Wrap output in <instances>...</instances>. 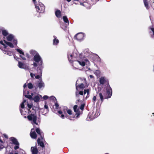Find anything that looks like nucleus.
Wrapping results in <instances>:
<instances>
[{"instance_id": "obj_1", "label": "nucleus", "mask_w": 154, "mask_h": 154, "mask_svg": "<svg viewBox=\"0 0 154 154\" xmlns=\"http://www.w3.org/2000/svg\"><path fill=\"white\" fill-rule=\"evenodd\" d=\"M80 80H78L77 81L76 83V88L77 91L75 92L76 97L78 99L76 101V103H77L78 102L80 101V99L83 98L84 96L86 94V96L85 98L86 99L89 95V90L88 89H84L85 88V87L83 83L78 84Z\"/></svg>"}, {"instance_id": "obj_2", "label": "nucleus", "mask_w": 154, "mask_h": 154, "mask_svg": "<svg viewBox=\"0 0 154 154\" xmlns=\"http://www.w3.org/2000/svg\"><path fill=\"white\" fill-rule=\"evenodd\" d=\"M74 58L76 59L75 61L74 64L78 66L79 65L83 67L85 65L89 66L90 63L89 60L85 58H82L80 54L76 52H74L72 53Z\"/></svg>"}, {"instance_id": "obj_3", "label": "nucleus", "mask_w": 154, "mask_h": 154, "mask_svg": "<svg viewBox=\"0 0 154 154\" xmlns=\"http://www.w3.org/2000/svg\"><path fill=\"white\" fill-rule=\"evenodd\" d=\"M106 90V97L104 98H103V95L101 93H100L99 94V96L100 99L101 103L103 102L104 99L110 98L112 95V89L109 85L107 86Z\"/></svg>"}, {"instance_id": "obj_4", "label": "nucleus", "mask_w": 154, "mask_h": 154, "mask_svg": "<svg viewBox=\"0 0 154 154\" xmlns=\"http://www.w3.org/2000/svg\"><path fill=\"white\" fill-rule=\"evenodd\" d=\"M35 8L37 11L39 13H43L44 11L45 7L44 5L38 1L35 3Z\"/></svg>"}, {"instance_id": "obj_5", "label": "nucleus", "mask_w": 154, "mask_h": 154, "mask_svg": "<svg viewBox=\"0 0 154 154\" xmlns=\"http://www.w3.org/2000/svg\"><path fill=\"white\" fill-rule=\"evenodd\" d=\"M27 118L33 124L38 125L36 123L37 116L35 114H31L27 116Z\"/></svg>"}, {"instance_id": "obj_6", "label": "nucleus", "mask_w": 154, "mask_h": 154, "mask_svg": "<svg viewBox=\"0 0 154 154\" xmlns=\"http://www.w3.org/2000/svg\"><path fill=\"white\" fill-rule=\"evenodd\" d=\"M0 43L4 46L5 49H6L8 46H9L11 48H13L14 47V45L12 43L8 42L4 40L3 41H1Z\"/></svg>"}, {"instance_id": "obj_7", "label": "nucleus", "mask_w": 154, "mask_h": 154, "mask_svg": "<svg viewBox=\"0 0 154 154\" xmlns=\"http://www.w3.org/2000/svg\"><path fill=\"white\" fill-rule=\"evenodd\" d=\"M7 39L9 41H11L14 45H17V40L12 35L10 34L6 37Z\"/></svg>"}, {"instance_id": "obj_8", "label": "nucleus", "mask_w": 154, "mask_h": 154, "mask_svg": "<svg viewBox=\"0 0 154 154\" xmlns=\"http://www.w3.org/2000/svg\"><path fill=\"white\" fill-rule=\"evenodd\" d=\"M34 60L36 62H40L39 63V65H41L42 64V60L38 54H36L34 55Z\"/></svg>"}, {"instance_id": "obj_9", "label": "nucleus", "mask_w": 154, "mask_h": 154, "mask_svg": "<svg viewBox=\"0 0 154 154\" xmlns=\"http://www.w3.org/2000/svg\"><path fill=\"white\" fill-rule=\"evenodd\" d=\"M99 82L100 84L103 85L106 83H108V81L105 77H102L100 79Z\"/></svg>"}, {"instance_id": "obj_10", "label": "nucleus", "mask_w": 154, "mask_h": 154, "mask_svg": "<svg viewBox=\"0 0 154 154\" xmlns=\"http://www.w3.org/2000/svg\"><path fill=\"white\" fill-rule=\"evenodd\" d=\"M38 87L40 89L44 88L45 87V84L44 82L41 79L38 82Z\"/></svg>"}, {"instance_id": "obj_11", "label": "nucleus", "mask_w": 154, "mask_h": 154, "mask_svg": "<svg viewBox=\"0 0 154 154\" xmlns=\"http://www.w3.org/2000/svg\"><path fill=\"white\" fill-rule=\"evenodd\" d=\"M84 37V35L82 33H78L75 35V37L76 39L79 41L83 39Z\"/></svg>"}, {"instance_id": "obj_12", "label": "nucleus", "mask_w": 154, "mask_h": 154, "mask_svg": "<svg viewBox=\"0 0 154 154\" xmlns=\"http://www.w3.org/2000/svg\"><path fill=\"white\" fill-rule=\"evenodd\" d=\"M53 37L54 39L53 40V45H57L59 43V40L54 35Z\"/></svg>"}, {"instance_id": "obj_13", "label": "nucleus", "mask_w": 154, "mask_h": 154, "mask_svg": "<svg viewBox=\"0 0 154 154\" xmlns=\"http://www.w3.org/2000/svg\"><path fill=\"white\" fill-rule=\"evenodd\" d=\"M31 151L32 154H37L38 152V150L35 146L32 147L31 148Z\"/></svg>"}, {"instance_id": "obj_14", "label": "nucleus", "mask_w": 154, "mask_h": 154, "mask_svg": "<svg viewBox=\"0 0 154 154\" xmlns=\"http://www.w3.org/2000/svg\"><path fill=\"white\" fill-rule=\"evenodd\" d=\"M43 140V138L42 139L41 138L40 139L39 138H38L37 139V143L38 145H40V146L42 147H44V144L42 142V141Z\"/></svg>"}, {"instance_id": "obj_15", "label": "nucleus", "mask_w": 154, "mask_h": 154, "mask_svg": "<svg viewBox=\"0 0 154 154\" xmlns=\"http://www.w3.org/2000/svg\"><path fill=\"white\" fill-rule=\"evenodd\" d=\"M42 95H38L35 96L33 98V100L35 102H37L39 101L40 98H42Z\"/></svg>"}, {"instance_id": "obj_16", "label": "nucleus", "mask_w": 154, "mask_h": 154, "mask_svg": "<svg viewBox=\"0 0 154 154\" xmlns=\"http://www.w3.org/2000/svg\"><path fill=\"white\" fill-rule=\"evenodd\" d=\"M68 59L69 62H71L74 60H74L73 56L72 53H69L68 54Z\"/></svg>"}, {"instance_id": "obj_17", "label": "nucleus", "mask_w": 154, "mask_h": 154, "mask_svg": "<svg viewBox=\"0 0 154 154\" xmlns=\"http://www.w3.org/2000/svg\"><path fill=\"white\" fill-rule=\"evenodd\" d=\"M30 136L32 138L35 139L36 137V134L35 132L34 129H31V132L30 133Z\"/></svg>"}, {"instance_id": "obj_18", "label": "nucleus", "mask_w": 154, "mask_h": 154, "mask_svg": "<svg viewBox=\"0 0 154 154\" xmlns=\"http://www.w3.org/2000/svg\"><path fill=\"white\" fill-rule=\"evenodd\" d=\"M63 111L65 112L66 111L69 115L72 114V111L70 109H68L66 106L64 107Z\"/></svg>"}, {"instance_id": "obj_19", "label": "nucleus", "mask_w": 154, "mask_h": 154, "mask_svg": "<svg viewBox=\"0 0 154 154\" xmlns=\"http://www.w3.org/2000/svg\"><path fill=\"white\" fill-rule=\"evenodd\" d=\"M10 140L12 143L14 144H18V143H19L17 140L14 137H11L10 138Z\"/></svg>"}, {"instance_id": "obj_20", "label": "nucleus", "mask_w": 154, "mask_h": 154, "mask_svg": "<svg viewBox=\"0 0 154 154\" xmlns=\"http://www.w3.org/2000/svg\"><path fill=\"white\" fill-rule=\"evenodd\" d=\"M56 16L58 17H61V12L60 10H57L55 13Z\"/></svg>"}, {"instance_id": "obj_21", "label": "nucleus", "mask_w": 154, "mask_h": 154, "mask_svg": "<svg viewBox=\"0 0 154 154\" xmlns=\"http://www.w3.org/2000/svg\"><path fill=\"white\" fill-rule=\"evenodd\" d=\"M36 131L40 136L41 138L43 139L42 133L41 132L40 129L39 128H37L36 129Z\"/></svg>"}, {"instance_id": "obj_22", "label": "nucleus", "mask_w": 154, "mask_h": 154, "mask_svg": "<svg viewBox=\"0 0 154 154\" xmlns=\"http://www.w3.org/2000/svg\"><path fill=\"white\" fill-rule=\"evenodd\" d=\"M18 67L20 68H24V64L21 62L20 61L18 62Z\"/></svg>"}, {"instance_id": "obj_23", "label": "nucleus", "mask_w": 154, "mask_h": 154, "mask_svg": "<svg viewBox=\"0 0 154 154\" xmlns=\"http://www.w3.org/2000/svg\"><path fill=\"white\" fill-rule=\"evenodd\" d=\"M143 2L145 7L147 9H148L149 8V5L147 1L146 0H143Z\"/></svg>"}, {"instance_id": "obj_24", "label": "nucleus", "mask_w": 154, "mask_h": 154, "mask_svg": "<svg viewBox=\"0 0 154 154\" xmlns=\"http://www.w3.org/2000/svg\"><path fill=\"white\" fill-rule=\"evenodd\" d=\"M63 18L64 22L66 23H67L68 24H69V22L67 17L66 16L63 17Z\"/></svg>"}, {"instance_id": "obj_25", "label": "nucleus", "mask_w": 154, "mask_h": 154, "mask_svg": "<svg viewBox=\"0 0 154 154\" xmlns=\"http://www.w3.org/2000/svg\"><path fill=\"white\" fill-rule=\"evenodd\" d=\"M4 54H7L9 56H11L12 54V53L10 51H6L5 50H3Z\"/></svg>"}, {"instance_id": "obj_26", "label": "nucleus", "mask_w": 154, "mask_h": 154, "mask_svg": "<svg viewBox=\"0 0 154 154\" xmlns=\"http://www.w3.org/2000/svg\"><path fill=\"white\" fill-rule=\"evenodd\" d=\"M0 150H2V149L4 148V146H3L2 144L3 143V141L1 139H0Z\"/></svg>"}, {"instance_id": "obj_27", "label": "nucleus", "mask_w": 154, "mask_h": 154, "mask_svg": "<svg viewBox=\"0 0 154 154\" xmlns=\"http://www.w3.org/2000/svg\"><path fill=\"white\" fill-rule=\"evenodd\" d=\"M42 76V72L41 70L40 72L39 73V75H38L36 76H35V78L36 79H39Z\"/></svg>"}, {"instance_id": "obj_28", "label": "nucleus", "mask_w": 154, "mask_h": 154, "mask_svg": "<svg viewBox=\"0 0 154 154\" xmlns=\"http://www.w3.org/2000/svg\"><path fill=\"white\" fill-rule=\"evenodd\" d=\"M16 50L20 54H22L23 55H24V52L20 49H16Z\"/></svg>"}, {"instance_id": "obj_29", "label": "nucleus", "mask_w": 154, "mask_h": 154, "mask_svg": "<svg viewBox=\"0 0 154 154\" xmlns=\"http://www.w3.org/2000/svg\"><path fill=\"white\" fill-rule=\"evenodd\" d=\"M27 86L28 88L29 89H32L33 88L34 86L31 83H29L28 84Z\"/></svg>"}, {"instance_id": "obj_30", "label": "nucleus", "mask_w": 154, "mask_h": 154, "mask_svg": "<svg viewBox=\"0 0 154 154\" xmlns=\"http://www.w3.org/2000/svg\"><path fill=\"white\" fill-rule=\"evenodd\" d=\"M30 54L32 55H35L36 54H38L36 51L34 50H31L30 51Z\"/></svg>"}, {"instance_id": "obj_31", "label": "nucleus", "mask_w": 154, "mask_h": 154, "mask_svg": "<svg viewBox=\"0 0 154 154\" xmlns=\"http://www.w3.org/2000/svg\"><path fill=\"white\" fill-rule=\"evenodd\" d=\"M2 33L3 35L5 36L7 35L8 34V32L6 30H3L2 31Z\"/></svg>"}, {"instance_id": "obj_32", "label": "nucleus", "mask_w": 154, "mask_h": 154, "mask_svg": "<svg viewBox=\"0 0 154 154\" xmlns=\"http://www.w3.org/2000/svg\"><path fill=\"white\" fill-rule=\"evenodd\" d=\"M50 99L53 100L55 102L57 101L56 99L54 96H51L50 97Z\"/></svg>"}, {"instance_id": "obj_33", "label": "nucleus", "mask_w": 154, "mask_h": 154, "mask_svg": "<svg viewBox=\"0 0 154 154\" xmlns=\"http://www.w3.org/2000/svg\"><path fill=\"white\" fill-rule=\"evenodd\" d=\"M26 102V100H24L23 101V102L21 104L20 106L21 108H24V103H25Z\"/></svg>"}, {"instance_id": "obj_34", "label": "nucleus", "mask_w": 154, "mask_h": 154, "mask_svg": "<svg viewBox=\"0 0 154 154\" xmlns=\"http://www.w3.org/2000/svg\"><path fill=\"white\" fill-rule=\"evenodd\" d=\"M100 115V114L99 113V112H98L97 113V115H94V116H93L92 115V118H91V119H92L95 118L97 117V116L98 115Z\"/></svg>"}, {"instance_id": "obj_35", "label": "nucleus", "mask_w": 154, "mask_h": 154, "mask_svg": "<svg viewBox=\"0 0 154 154\" xmlns=\"http://www.w3.org/2000/svg\"><path fill=\"white\" fill-rule=\"evenodd\" d=\"M25 97L29 99H31L32 98V96L30 95H26Z\"/></svg>"}, {"instance_id": "obj_36", "label": "nucleus", "mask_w": 154, "mask_h": 154, "mask_svg": "<svg viewBox=\"0 0 154 154\" xmlns=\"http://www.w3.org/2000/svg\"><path fill=\"white\" fill-rule=\"evenodd\" d=\"M78 107V106L76 105H75L73 107V109L74 111L76 112H77V109Z\"/></svg>"}, {"instance_id": "obj_37", "label": "nucleus", "mask_w": 154, "mask_h": 154, "mask_svg": "<svg viewBox=\"0 0 154 154\" xmlns=\"http://www.w3.org/2000/svg\"><path fill=\"white\" fill-rule=\"evenodd\" d=\"M16 145L14 147V149H18L19 148V143H18V144H15Z\"/></svg>"}, {"instance_id": "obj_38", "label": "nucleus", "mask_w": 154, "mask_h": 154, "mask_svg": "<svg viewBox=\"0 0 154 154\" xmlns=\"http://www.w3.org/2000/svg\"><path fill=\"white\" fill-rule=\"evenodd\" d=\"M24 55L21 54L20 55V57L23 60H26V58L24 57Z\"/></svg>"}, {"instance_id": "obj_39", "label": "nucleus", "mask_w": 154, "mask_h": 154, "mask_svg": "<svg viewBox=\"0 0 154 154\" xmlns=\"http://www.w3.org/2000/svg\"><path fill=\"white\" fill-rule=\"evenodd\" d=\"M150 29L153 33L152 37H154V28H151Z\"/></svg>"}, {"instance_id": "obj_40", "label": "nucleus", "mask_w": 154, "mask_h": 154, "mask_svg": "<svg viewBox=\"0 0 154 154\" xmlns=\"http://www.w3.org/2000/svg\"><path fill=\"white\" fill-rule=\"evenodd\" d=\"M57 102V101H56L55 102V106H56V108L57 109L59 107V105H58V104Z\"/></svg>"}, {"instance_id": "obj_41", "label": "nucleus", "mask_w": 154, "mask_h": 154, "mask_svg": "<svg viewBox=\"0 0 154 154\" xmlns=\"http://www.w3.org/2000/svg\"><path fill=\"white\" fill-rule=\"evenodd\" d=\"M27 106H28V108L29 109L28 110V111H30V109H31L32 107V105L31 104H27Z\"/></svg>"}, {"instance_id": "obj_42", "label": "nucleus", "mask_w": 154, "mask_h": 154, "mask_svg": "<svg viewBox=\"0 0 154 154\" xmlns=\"http://www.w3.org/2000/svg\"><path fill=\"white\" fill-rule=\"evenodd\" d=\"M96 100V97L95 96H94L93 97V102L94 104L95 103V101Z\"/></svg>"}, {"instance_id": "obj_43", "label": "nucleus", "mask_w": 154, "mask_h": 154, "mask_svg": "<svg viewBox=\"0 0 154 154\" xmlns=\"http://www.w3.org/2000/svg\"><path fill=\"white\" fill-rule=\"evenodd\" d=\"M48 96L47 95H45L43 97V98L45 100H47V99H48Z\"/></svg>"}, {"instance_id": "obj_44", "label": "nucleus", "mask_w": 154, "mask_h": 154, "mask_svg": "<svg viewBox=\"0 0 154 154\" xmlns=\"http://www.w3.org/2000/svg\"><path fill=\"white\" fill-rule=\"evenodd\" d=\"M84 105L83 104H82L81 105L80 107V108L81 110H82L83 109H84Z\"/></svg>"}, {"instance_id": "obj_45", "label": "nucleus", "mask_w": 154, "mask_h": 154, "mask_svg": "<svg viewBox=\"0 0 154 154\" xmlns=\"http://www.w3.org/2000/svg\"><path fill=\"white\" fill-rule=\"evenodd\" d=\"M20 112H21V114L22 115H24L25 114H26L25 113H23V110L22 109H20Z\"/></svg>"}, {"instance_id": "obj_46", "label": "nucleus", "mask_w": 154, "mask_h": 154, "mask_svg": "<svg viewBox=\"0 0 154 154\" xmlns=\"http://www.w3.org/2000/svg\"><path fill=\"white\" fill-rule=\"evenodd\" d=\"M35 76V74H33L32 73H30V76L32 78H33L34 76Z\"/></svg>"}, {"instance_id": "obj_47", "label": "nucleus", "mask_w": 154, "mask_h": 154, "mask_svg": "<svg viewBox=\"0 0 154 154\" xmlns=\"http://www.w3.org/2000/svg\"><path fill=\"white\" fill-rule=\"evenodd\" d=\"M33 65L35 67L37 66V64L36 63H34Z\"/></svg>"}, {"instance_id": "obj_48", "label": "nucleus", "mask_w": 154, "mask_h": 154, "mask_svg": "<svg viewBox=\"0 0 154 154\" xmlns=\"http://www.w3.org/2000/svg\"><path fill=\"white\" fill-rule=\"evenodd\" d=\"M20 152H21L22 153V154H23V152H24L23 151L22 149H20Z\"/></svg>"}, {"instance_id": "obj_49", "label": "nucleus", "mask_w": 154, "mask_h": 154, "mask_svg": "<svg viewBox=\"0 0 154 154\" xmlns=\"http://www.w3.org/2000/svg\"><path fill=\"white\" fill-rule=\"evenodd\" d=\"M64 115L63 114H62L61 115V117L62 118V119H63L64 118Z\"/></svg>"}, {"instance_id": "obj_50", "label": "nucleus", "mask_w": 154, "mask_h": 154, "mask_svg": "<svg viewBox=\"0 0 154 154\" xmlns=\"http://www.w3.org/2000/svg\"><path fill=\"white\" fill-rule=\"evenodd\" d=\"M58 112L59 114H62V112L60 110Z\"/></svg>"}, {"instance_id": "obj_51", "label": "nucleus", "mask_w": 154, "mask_h": 154, "mask_svg": "<svg viewBox=\"0 0 154 154\" xmlns=\"http://www.w3.org/2000/svg\"><path fill=\"white\" fill-rule=\"evenodd\" d=\"M26 86H27V85H26V84L25 83L24 84V85H23V87L24 88H25L26 87Z\"/></svg>"}, {"instance_id": "obj_52", "label": "nucleus", "mask_w": 154, "mask_h": 154, "mask_svg": "<svg viewBox=\"0 0 154 154\" xmlns=\"http://www.w3.org/2000/svg\"><path fill=\"white\" fill-rule=\"evenodd\" d=\"M45 108L46 109H47L48 108V107L47 105H45L44 106Z\"/></svg>"}, {"instance_id": "obj_53", "label": "nucleus", "mask_w": 154, "mask_h": 154, "mask_svg": "<svg viewBox=\"0 0 154 154\" xmlns=\"http://www.w3.org/2000/svg\"><path fill=\"white\" fill-rule=\"evenodd\" d=\"M89 77L91 78H93V75H89Z\"/></svg>"}, {"instance_id": "obj_54", "label": "nucleus", "mask_w": 154, "mask_h": 154, "mask_svg": "<svg viewBox=\"0 0 154 154\" xmlns=\"http://www.w3.org/2000/svg\"><path fill=\"white\" fill-rule=\"evenodd\" d=\"M14 154H20H20L18 153L17 152V151H16L15 152Z\"/></svg>"}, {"instance_id": "obj_55", "label": "nucleus", "mask_w": 154, "mask_h": 154, "mask_svg": "<svg viewBox=\"0 0 154 154\" xmlns=\"http://www.w3.org/2000/svg\"><path fill=\"white\" fill-rule=\"evenodd\" d=\"M80 5H83V6L84 5V4H83V3H82L80 2Z\"/></svg>"}, {"instance_id": "obj_56", "label": "nucleus", "mask_w": 154, "mask_h": 154, "mask_svg": "<svg viewBox=\"0 0 154 154\" xmlns=\"http://www.w3.org/2000/svg\"><path fill=\"white\" fill-rule=\"evenodd\" d=\"M6 154H14L13 153H12V152H10L9 153H7Z\"/></svg>"}, {"instance_id": "obj_57", "label": "nucleus", "mask_w": 154, "mask_h": 154, "mask_svg": "<svg viewBox=\"0 0 154 154\" xmlns=\"http://www.w3.org/2000/svg\"><path fill=\"white\" fill-rule=\"evenodd\" d=\"M68 2H70L71 1V0H66Z\"/></svg>"}, {"instance_id": "obj_58", "label": "nucleus", "mask_w": 154, "mask_h": 154, "mask_svg": "<svg viewBox=\"0 0 154 154\" xmlns=\"http://www.w3.org/2000/svg\"><path fill=\"white\" fill-rule=\"evenodd\" d=\"M35 0H32V1L35 3Z\"/></svg>"}, {"instance_id": "obj_59", "label": "nucleus", "mask_w": 154, "mask_h": 154, "mask_svg": "<svg viewBox=\"0 0 154 154\" xmlns=\"http://www.w3.org/2000/svg\"><path fill=\"white\" fill-rule=\"evenodd\" d=\"M33 94L32 93L31 94V95L32 96H33Z\"/></svg>"}, {"instance_id": "obj_60", "label": "nucleus", "mask_w": 154, "mask_h": 154, "mask_svg": "<svg viewBox=\"0 0 154 154\" xmlns=\"http://www.w3.org/2000/svg\"><path fill=\"white\" fill-rule=\"evenodd\" d=\"M74 1H78L79 0H74Z\"/></svg>"}, {"instance_id": "obj_61", "label": "nucleus", "mask_w": 154, "mask_h": 154, "mask_svg": "<svg viewBox=\"0 0 154 154\" xmlns=\"http://www.w3.org/2000/svg\"><path fill=\"white\" fill-rule=\"evenodd\" d=\"M5 137H6V138L7 137V136L6 135H5Z\"/></svg>"}, {"instance_id": "obj_62", "label": "nucleus", "mask_w": 154, "mask_h": 154, "mask_svg": "<svg viewBox=\"0 0 154 154\" xmlns=\"http://www.w3.org/2000/svg\"><path fill=\"white\" fill-rule=\"evenodd\" d=\"M74 3L75 5H77V3Z\"/></svg>"}, {"instance_id": "obj_63", "label": "nucleus", "mask_w": 154, "mask_h": 154, "mask_svg": "<svg viewBox=\"0 0 154 154\" xmlns=\"http://www.w3.org/2000/svg\"><path fill=\"white\" fill-rule=\"evenodd\" d=\"M88 117H89V118H90V116H88Z\"/></svg>"}, {"instance_id": "obj_64", "label": "nucleus", "mask_w": 154, "mask_h": 154, "mask_svg": "<svg viewBox=\"0 0 154 154\" xmlns=\"http://www.w3.org/2000/svg\"><path fill=\"white\" fill-rule=\"evenodd\" d=\"M152 114L153 115H154V113H152Z\"/></svg>"}]
</instances>
